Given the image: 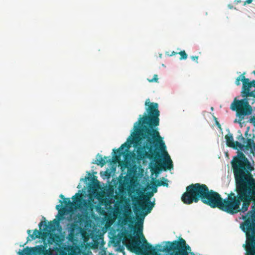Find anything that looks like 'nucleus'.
<instances>
[{
    "label": "nucleus",
    "mask_w": 255,
    "mask_h": 255,
    "mask_svg": "<svg viewBox=\"0 0 255 255\" xmlns=\"http://www.w3.org/2000/svg\"><path fill=\"white\" fill-rule=\"evenodd\" d=\"M81 195L76 194L72 198L73 201L71 202L69 199H66L64 201L65 206L60 209L59 211L58 219L59 220H62L64 216L68 215L76 208V205L79 207L82 214L83 216H87L93 213L94 209V205L91 203L93 200V197H89L87 200H81Z\"/></svg>",
    "instance_id": "4"
},
{
    "label": "nucleus",
    "mask_w": 255,
    "mask_h": 255,
    "mask_svg": "<svg viewBox=\"0 0 255 255\" xmlns=\"http://www.w3.org/2000/svg\"><path fill=\"white\" fill-rule=\"evenodd\" d=\"M242 217H243V219L244 220H245V219H246V216L242 215Z\"/></svg>",
    "instance_id": "35"
},
{
    "label": "nucleus",
    "mask_w": 255,
    "mask_h": 255,
    "mask_svg": "<svg viewBox=\"0 0 255 255\" xmlns=\"http://www.w3.org/2000/svg\"><path fill=\"white\" fill-rule=\"evenodd\" d=\"M27 233H28V234H30V230H28V231H27Z\"/></svg>",
    "instance_id": "38"
},
{
    "label": "nucleus",
    "mask_w": 255,
    "mask_h": 255,
    "mask_svg": "<svg viewBox=\"0 0 255 255\" xmlns=\"http://www.w3.org/2000/svg\"><path fill=\"white\" fill-rule=\"evenodd\" d=\"M98 161H99L100 163H101L102 161H105V160H97Z\"/></svg>",
    "instance_id": "37"
},
{
    "label": "nucleus",
    "mask_w": 255,
    "mask_h": 255,
    "mask_svg": "<svg viewBox=\"0 0 255 255\" xmlns=\"http://www.w3.org/2000/svg\"><path fill=\"white\" fill-rule=\"evenodd\" d=\"M234 160H236V159H239L238 158H237V157H234ZM247 159V158H246L245 157V156L243 155V154H242V157H241V159Z\"/></svg>",
    "instance_id": "29"
},
{
    "label": "nucleus",
    "mask_w": 255,
    "mask_h": 255,
    "mask_svg": "<svg viewBox=\"0 0 255 255\" xmlns=\"http://www.w3.org/2000/svg\"><path fill=\"white\" fill-rule=\"evenodd\" d=\"M231 164L236 182L237 195L231 193L224 200L217 193L213 204V208L217 207L229 214L234 215L238 212L245 213L248 210L252 200L254 201V205L251 211L252 217L247 220H255L253 216L255 213V179L253 177L251 172L254 170V160H232Z\"/></svg>",
    "instance_id": "1"
},
{
    "label": "nucleus",
    "mask_w": 255,
    "mask_h": 255,
    "mask_svg": "<svg viewBox=\"0 0 255 255\" xmlns=\"http://www.w3.org/2000/svg\"><path fill=\"white\" fill-rule=\"evenodd\" d=\"M255 113L254 115L250 118V122L253 123L254 125L255 126Z\"/></svg>",
    "instance_id": "25"
},
{
    "label": "nucleus",
    "mask_w": 255,
    "mask_h": 255,
    "mask_svg": "<svg viewBox=\"0 0 255 255\" xmlns=\"http://www.w3.org/2000/svg\"><path fill=\"white\" fill-rule=\"evenodd\" d=\"M244 90L249 95L255 97V81L249 82L248 80L244 82Z\"/></svg>",
    "instance_id": "15"
},
{
    "label": "nucleus",
    "mask_w": 255,
    "mask_h": 255,
    "mask_svg": "<svg viewBox=\"0 0 255 255\" xmlns=\"http://www.w3.org/2000/svg\"><path fill=\"white\" fill-rule=\"evenodd\" d=\"M142 235V240L143 242V244H141V241L139 239L138 236H134V238L128 241V244L134 250H137L139 249V246H140L141 249L143 252L146 254H148L152 249L151 246L146 242V239Z\"/></svg>",
    "instance_id": "13"
},
{
    "label": "nucleus",
    "mask_w": 255,
    "mask_h": 255,
    "mask_svg": "<svg viewBox=\"0 0 255 255\" xmlns=\"http://www.w3.org/2000/svg\"><path fill=\"white\" fill-rule=\"evenodd\" d=\"M153 191L154 192H157V189H156L155 188H154V189H153Z\"/></svg>",
    "instance_id": "36"
},
{
    "label": "nucleus",
    "mask_w": 255,
    "mask_h": 255,
    "mask_svg": "<svg viewBox=\"0 0 255 255\" xmlns=\"http://www.w3.org/2000/svg\"><path fill=\"white\" fill-rule=\"evenodd\" d=\"M44 247L42 246H36L32 249V250L35 252L41 253L44 251Z\"/></svg>",
    "instance_id": "23"
},
{
    "label": "nucleus",
    "mask_w": 255,
    "mask_h": 255,
    "mask_svg": "<svg viewBox=\"0 0 255 255\" xmlns=\"http://www.w3.org/2000/svg\"><path fill=\"white\" fill-rule=\"evenodd\" d=\"M225 138L228 146L232 147H239L242 150H245L246 149L250 150L255 157V142L254 140L247 139L246 142H245L246 144L245 145L237 141L235 143L233 136L231 135H227L225 136Z\"/></svg>",
    "instance_id": "11"
},
{
    "label": "nucleus",
    "mask_w": 255,
    "mask_h": 255,
    "mask_svg": "<svg viewBox=\"0 0 255 255\" xmlns=\"http://www.w3.org/2000/svg\"><path fill=\"white\" fill-rule=\"evenodd\" d=\"M253 0H246V1L245 2V4L247 3H251Z\"/></svg>",
    "instance_id": "32"
},
{
    "label": "nucleus",
    "mask_w": 255,
    "mask_h": 255,
    "mask_svg": "<svg viewBox=\"0 0 255 255\" xmlns=\"http://www.w3.org/2000/svg\"><path fill=\"white\" fill-rule=\"evenodd\" d=\"M146 194L149 196L150 198L153 195V193L152 192H148L146 193Z\"/></svg>",
    "instance_id": "31"
},
{
    "label": "nucleus",
    "mask_w": 255,
    "mask_h": 255,
    "mask_svg": "<svg viewBox=\"0 0 255 255\" xmlns=\"http://www.w3.org/2000/svg\"><path fill=\"white\" fill-rule=\"evenodd\" d=\"M231 109L236 111L237 114L243 118L250 115L253 111L252 107L249 105V102L245 100H235L231 105Z\"/></svg>",
    "instance_id": "10"
},
{
    "label": "nucleus",
    "mask_w": 255,
    "mask_h": 255,
    "mask_svg": "<svg viewBox=\"0 0 255 255\" xmlns=\"http://www.w3.org/2000/svg\"><path fill=\"white\" fill-rule=\"evenodd\" d=\"M253 74L255 75V71H253Z\"/></svg>",
    "instance_id": "39"
},
{
    "label": "nucleus",
    "mask_w": 255,
    "mask_h": 255,
    "mask_svg": "<svg viewBox=\"0 0 255 255\" xmlns=\"http://www.w3.org/2000/svg\"><path fill=\"white\" fill-rule=\"evenodd\" d=\"M138 198L137 201L138 208H136L135 210L138 211L141 210V214L145 217L148 213H150L152 209L154 204L150 200V197L147 195H141Z\"/></svg>",
    "instance_id": "12"
},
{
    "label": "nucleus",
    "mask_w": 255,
    "mask_h": 255,
    "mask_svg": "<svg viewBox=\"0 0 255 255\" xmlns=\"http://www.w3.org/2000/svg\"><path fill=\"white\" fill-rule=\"evenodd\" d=\"M149 82H157L158 81V76L157 75H154V78L152 79H149Z\"/></svg>",
    "instance_id": "26"
},
{
    "label": "nucleus",
    "mask_w": 255,
    "mask_h": 255,
    "mask_svg": "<svg viewBox=\"0 0 255 255\" xmlns=\"http://www.w3.org/2000/svg\"><path fill=\"white\" fill-rule=\"evenodd\" d=\"M159 170H160V169H159V168L158 167H156L155 169V171H155V173H158L159 172Z\"/></svg>",
    "instance_id": "33"
},
{
    "label": "nucleus",
    "mask_w": 255,
    "mask_h": 255,
    "mask_svg": "<svg viewBox=\"0 0 255 255\" xmlns=\"http://www.w3.org/2000/svg\"><path fill=\"white\" fill-rule=\"evenodd\" d=\"M59 253L60 255H66V254L65 253V252L62 250H60ZM45 254L47 255H58V253L56 251H48V250H46Z\"/></svg>",
    "instance_id": "20"
},
{
    "label": "nucleus",
    "mask_w": 255,
    "mask_h": 255,
    "mask_svg": "<svg viewBox=\"0 0 255 255\" xmlns=\"http://www.w3.org/2000/svg\"><path fill=\"white\" fill-rule=\"evenodd\" d=\"M69 220L70 221H73L74 222H78L81 220V218L77 217V216L75 215V213L73 212L70 214V218Z\"/></svg>",
    "instance_id": "21"
},
{
    "label": "nucleus",
    "mask_w": 255,
    "mask_h": 255,
    "mask_svg": "<svg viewBox=\"0 0 255 255\" xmlns=\"http://www.w3.org/2000/svg\"><path fill=\"white\" fill-rule=\"evenodd\" d=\"M217 192L209 191L205 184L196 183L186 187V191L181 197L182 201L186 204H191L193 202L197 203L201 200L204 203L212 207Z\"/></svg>",
    "instance_id": "3"
},
{
    "label": "nucleus",
    "mask_w": 255,
    "mask_h": 255,
    "mask_svg": "<svg viewBox=\"0 0 255 255\" xmlns=\"http://www.w3.org/2000/svg\"><path fill=\"white\" fill-rule=\"evenodd\" d=\"M77 229V226L74 223L67 225V230L68 232V238L70 240H72L74 239L75 232Z\"/></svg>",
    "instance_id": "17"
},
{
    "label": "nucleus",
    "mask_w": 255,
    "mask_h": 255,
    "mask_svg": "<svg viewBox=\"0 0 255 255\" xmlns=\"http://www.w3.org/2000/svg\"><path fill=\"white\" fill-rule=\"evenodd\" d=\"M243 231L246 233V250L248 255H255V220H247L242 225Z\"/></svg>",
    "instance_id": "6"
},
{
    "label": "nucleus",
    "mask_w": 255,
    "mask_h": 255,
    "mask_svg": "<svg viewBox=\"0 0 255 255\" xmlns=\"http://www.w3.org/2000/svg\"><path fill=\"white\" fill-rule=\"evenodd\" d=\"M135 141L133 137H129L127 141L119 148L114 149L112 152V159H136V154L130 149L131 145Z\"/></svg>",
    "instance_id": "5"
},
{
    "label": "nucleus",
    "mask_w": 255,
    "mask_h": 255,
    "mask_svg": "<svg viewBox=\"0 0 255 255\" xmlns=\"http://www.w3.org/2000/svg\"><path fill=\"white\" fill-rule=\"evenodd\" d=\"M111 161L112 162H115V161H116V162H118L119 163H121V162H123L124 161H126V162H127V161H131L133 162V161H134L135 160H122V161H121V160H111Z\"/></svg>",
    "instance_id": "28"
},
{
    "label": "nucleus",
    "mask_w": 255,
    "mask_h": 255,
    "mask_svg": "<svg viewBox=\"0 0 255 255\" xmlns=\"http://www.w3.org/2000/svg\"><path fill=\"white\" fill-rule=\"evenodd\" d=\"M41 235L42 236V233H41V232L37 230H35L31 237L32 239H35L36 238L40 237Z\"/></svg>",
    "instance_id": "22"
},
{
    "label": "nucleus",
    "mask_w": 255,
    "mask_h": 255,
    "mask_svg": "<svg viewBox=\"0 0 255 255\" xmlns=\"http://www.w3.org/2000/svg\"><path fill=\"white\" fill-rule=\"evenodd\" d=\"M179 54L181 56V59H186L187 58V55L185 51H182L179 52Z\"/></svg>",
    "instance_id": "24"
},
{
    "label": "nucleus",
    "mask_w": 255,
    "mask_h": 255,
    "mask_svg": "<svg viewBox=\"0 0 255 255\" xmlns=\"http://www.w3.org/2000/svg\"><path fill=\"white\" fill-rule=\"evenodd\" d=\"M93 197V200L91 203L94 205V209L98 208V206L101 203L104 202L105 208L107 209H110L111 212H113L111 204H115V199L113 193H111L109 192L105 197H102L100 193H99L96 190H94L93 193L90 197Z\"/></svg>",
    "instance_id": "8"
},
{
    "label": "nucleus",
    "mask_w": 255,
    "mask_h": 255,
    "mask_svg": "<svg viewBox=\"0 0 255 255\" xmlns=\"http://www.w3.org/2000/svg\"><path fill=\"white\" fill-rule=\"evenodd\" d=\"M97 158V159H103L101 155H98Z\"/></svg>",
    "instance_id": "34"
},
{
    "label": "nucleus",
    "mask_w": 255,
    "mask_h": 255,
    "mask_svg": "<svg viewBox=\"0 0 255 255\" xmlns=\"http://www.w3.org/2000/svg\"><path fill=\"white\" fill-rule=\"evenodd\" d=\"M39 226H41L42 225L43 226V230L45 232L42 233L43 238L46 237V234H48V235H51L50 232L54 230L53 225L49 222L48 224H47L46 222H44V224H43V223L42 222H41L39 223Z\"/></svg>",
    "instance_id": "16"
},
{
    "label": "nucleus",
    "mask_w": 255,
    "mask_h": 255,
    "mask_svg": "<svg viewBox=\"0 0 255 255\" xmlns=\"http://www.w3.org/2000/svg\"><path fill=\"white\" fill-rule=\"evenodd\" d=\"M138 213L140 217H142V219H140L139 221L137 222V226H138V230H137V233L142 234V229H143V219L144 218V217L141 214V210L140 211H138Z\"/></svg>",
    "instance_id": "19"
},
{
    "label": "nucleus",
    "mask_w": 255,
    "mask_h": 255,
    "mask_svg": "<svg viewBox=\"0 0 255 255\" xmlns=\"http://www.w3.org/2000/svg\"><path fill=\"white\" fill-rule=\"evenodd\" d=\"M158 251L170 253V255H189L185 241L181 239L179 241L166 242L163 246H159Z\"/></svg>",
    "instance_id": "7"
},
{
    "label": "nucleus",
    "mask_w": 255,
    "mask_h": 255,
    "mask_svg": "<svg viewBox=\"0 0 255 255\" xmlns=\"http://www.w3.org/2000/svg\"><path fill=\"white\" fill-rule=\"evenodd\" d=\"M58 206H57L56 207V208H57V209H58Z\"/></svg>",
    "instance_id": "40"
},
{
    "label": "nucleus",
    "mask_w": 255,
    "mask_h": 255,
    "mask_svg": "<svg viewBox=\"0 0 255 255\" xmlns=\"http://www.w3.org/2000/svg\"><path fill=\"white\" fill-rule=\"evenodd\" d=\"M145 105L148 107L147 111L151 117H143L139 121V125L144 127H145L146 125L149 126L148 128L143 129L148 140L142 147L138 148L137 156L143 159H153V158L154 159L156 158H158V159H171L162 138L159 132L152 127L159 125V111L158 110V105L156 103H150L149 99H147L145 102Z\"/></svg>",
    "instance_id": "2"
},
{
    "label": "nucleus",
    "mask_w": 255,
    "mask_h": 255,
    "mask_svg": "<svg viewBox=\"0 0 255 255\" xmlns=\"http://www.w3.org/2000/svg\"><path fill=\"white\" fill-rule=\"evenodd\" d=\"M128 193L132 199L137 198L142 194L140 190V184L136 182H133L128 186Z\"/></svg>",
    "instance_id": "14"
},
{
    "label": "nucleus",
    "mask_w": 255,
    "mask_h": 255,
    "mask_svg": "<svg viewBox=\"0 0 255 255\" xmlns=\"http://www.w3.org/2000/svg\"><path fill=\"white\" fill-rule=\"evenodd\" d=\"M156 162L158 164H162L163 168L165 170L166 169H170L172 166V160H151Z\"/></svg>",
    "instance_id": "18"
},
{
    "label": "nucleus",
    "mask_w": 255,
    "mask_h": 255,
    "mask_svg": "<svg viewBox=\"0 0 255 255\" xmlns=\"http://www.w3.org/2000/svg\"><path fill=\"white\" fill-rule=\"evenodd\" d=\"M30 250H26L23 252V253L21 255H30Z\"/></svg>",
    "instance_id": "27"
},
{
    "label": "nucleus",
    "mask_w": 255,
    "mask_h": 255,
    "mask_svg": "<svg viewBox=\"0 0 255 255\" xmlns=\"http://www.w3.org/2000/svg\"><path fill=\"white\" fill-rule=\"evenodd\" d=\"M113 213L116 215L119 214L123 218V223L126 224L128 222H130L131 220V216H130L131 211L130 205L129 202L126 201L124 203L120 205L118 202L114 204V208H112Z\"/></svg>",
    "instance_id": "9"
},
{
    "label": "nucleus",
    "mask_w": 255,
    "mask_h": 255,
    "mask_svg": "<svg viewBox=\"0 0 255 255\" xmlns=\"http://www.w3.org/2000/svg\"><path fill=\"white\" fill-rule=\"evenodd\" d=\"M192 59L194 61H197V60L198 59V56H192Z\"/></svg>",
    "instance_id": "30"
}]
</instances>
